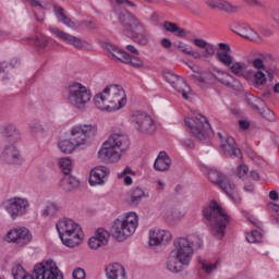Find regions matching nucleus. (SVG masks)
Wrapping results in <instances>:
<instances>
[{
    "mask_svg": "<svg viewBox=\"0 0 279 279\" xmlns=\"http://www.w3.org/2000/svg\"><path fill=\"white\" fill-rule=\"evenodd\" d=\"M251 223H253V226H256V228H262L263 223H260V221L256 220V219H251L250 220Z\"/></svg>",
    "mask_w": 279,
    "mask_h": 279,
    "instance_id": "nucleus-64",
    "label": "nucleus"
},
{
    "mask_svg": "<svg viewBox=\"0 0 279 279\" xmlns=\"http://www.w3.org/2000/svg\"><path fill=\"white\" fill-rule=\"evenodd\" d=\"M162 27L166 32H169L170 34H174L178 38H186L191 32L178 26V24L173 22L166 21L162 24Z\"/></svg>",
    "mask_w": 279,
    "mask_h": 279,
    "instance_id": "nucleus-28",
    "label": "nucleus"
},
{
    "mask_svg": "<svg viewBox=\"0 0 279 279\" xmlns=\"http://www.w3.org/2000/svg\"><path fill=\"white\" fill-rule=\"evenodd\" d=\"M126 51H130L131 53H134V56H138V49H136V47H134L133 45H128L126 46Z\"/></svg>",
    "mask_w": 279,
    "mask_h": 279,
    "instance_id": "nucleus-60",
    "label": "nucleus"
},
{
    "mask_svg": "<svg viewBox=\"0 0 279 279\" xmlns=\"http://www.w3.org/2000/svg\"><path fill=\"white\" fill-rule=\"evenodd\" d=\"M247 106H250V108H252L253 110H260V107L258 106H263V104H265V101L254 95H247L246 99H245Z\"/></svg>",
    "mask_w": 279,
    "mask_h": 279,
    "instance_id": "nucleus-41",
    "label": "nucleus"
},
{
    "mask_svg": "<svg viewBox=\"0 0 279 279\" xmlns=\"http://www.w3.org/2000/svg\"><path fill=\"white\" fill-rule=\"evenodd\" d=\"M239 125H240L241 130H248L250 129V122H247L245 120H240Z\"/></svg>",
    "mask_w": 279,
    "mask_h": 279,
    "instance_id": "nucleus-59",
    "label": "nucleus"
},
{
    "mask_svg": "<svg viewBox=\"0 0 279 279\" xmlns=\"http://www.w3.org/2000/svg\"><path fill=\"white\" fill-rule=\"evenodd\" d=\"M191 77L192 80H194V82H198V84L208 85L215 80V77H217V75L209 72L202 75L193 74Z\"/></svg>",
    "mask_w": 279,
    "mask_h": 279,
    "instance_id": "nucleus-39",
    "label": "nucleus"
},
{
    "mask_svg": "<svg viewBox=\"0 0 279 279\" xmlns=\"http://www.w3.org/2000/svg\"><path fill=\"white\" fill-rule=\"evenodd\" d=\"M53 10L58 21H61L63 25L71 27L72 29L77 27V24L73 22V20L64 15V9H62V7L54 5Z\"/></svg>",
    "mask_w": 279,
    "mask_h": 279,
    "instance_id": "nucleus-32",
    "label": "nucleus"
},
{
    "mask_svg": "<svg viewBox=\"0 0 279 279\" xmlns=\"http://www.w3.org/2000/svg\"><path fill=\"white\" fill-rule=\"evenodd\" d=\"M0 161L5 165L21 166L25 162V158L21 155V150L14 144H8L0 154Z\"/></svg>",
    "mask_w": 279,
    "mask_h": 279,
    "instance_id": "nucleus-15",
    "label": "nucleus"
},
{
    "mask_svg": "<svg viewBox=\"0 0 279 279\" xmlns=\"http://www.w3.org/2000/svg\"><path fill=\"white\" fill-rule=\"evenodd\" d=\"M154 169L156 171H169L171 169V158L167 153L160 151L154 162Z\"/></svg>",
    "mask_w": 279,
    "mask_h": 279,
    "instance_id": "nucleus-27",
    "label": "nucleus"
},
{
    "mask_svg": "<svg viewBox=\"0 0 279 279\" xmlns=\"http://www.w3.org/2000/svg\"><path fill=\"white\" fill-rule=\"evenodd\" d=\"M7 243H12L15 247H27L34 239L32 231L25 227H17L9 230L4 235Z\"/></svg>",
    "mask_w": 279,
    "mask_h": 279,
    "instance_id": "nucleus-13",
    "label": "nucleus"
},
{
    "mask_svg": "<svg viewBox=\"0 0 279 279\" xmlns=\"http://www.w3.org/2000/svg\"><path fill=\"white\" fill-rule=\"evenodd\" d=\"M247 171H250L247 166H245V165L239 166L238 167V175H239V178H245V175H247Z\"/></svg>",
    "mask_w": 279,
    "mask_h": 279,
    "instance_id": "nucleus-52",
    "label": "nucleus"
},
{
    "mask_svg": "<svg viewBox=\"0 0 279 279\" xmlns=\"http://www.w3.org/2000/svg\"><path fill=\"white\" fill-rule=\"evenodd\" d=\"M175 49L181 51V53H185V56H192L195 60H199L202 58V53L199 51L193 50L191 46L184 44V41H178L174 44Z\"/></svg>",
    "mask_w": 279,
    "mask_h": 279,
    "instance_id": "nucleus-31",
    "label": "nucleus"
},
{
    "mask_svg": "<svg viewBox=\"0 0 279 279\" xmlns=\"http://www.w3.org/2000/svg\"><path fill=\"white\" fill-rule=\"evenodd\" d=\"M58 147L62 154H73L78 146L72 140H63L59 142Z\"/></svg>",
    "mask_w": 279,
    "mask_h": 279,
    "instance_id": "nucleus-36",
    "label": "nucleus"
},
{
    "mask_svg": "<svg viewBox=\"0 0 279 279\" xmlns=\"http://www.w3.org/2000/svg\"><path fill=\"white\" fill-rule=\"evenodd\" d=\"M143 197H147V194H145V191L141 187H134L131 191V196H130V204L131 206H138L140 202L143 201Z\"/></svg>",
    "mask_w": 279,
    "mask_h": 279,
    "instance_id": "nucleus-35",
    "label": "nucleus"
},
{
    "mask_svg": "<svg viewBox=\"0 0 279 279\" xmlns=\"http://www.w3.org/2000/svg\"><path fill=\"white\" fill-rule=\"evenodd\" d=\"M214 80H217L220 84L227 86V88H239L241 86L239 80L234 78L230 73H222L221 77L216 76Z\"/></svg>",
    "mask_w": 279,
    "mask_h": 279,
    "instance_id": "nucleus-29",
    "label": "nucleus"
},
{
    "mask_svg": "<svg viewBox=\"0 0 279 279\" xmlns=\"http://www.w3.org/2000/svg\"><path fill=\"white\" fill-rule=\"evenodd\" d=\"M244 191H247L248 193H254V185L252 183H248L244 186Z\"/></svg>",
    "mask_w": 279,
    "mask_h": 279,
    "instance_id": "nucleus-63",
    "label": "nucleus"
},
{
    "mask_svg": "<svg viewBox=\"0 0 279 279\" xmlns=\"http://www.w3.org/2000/svg\"><path fill=\"white\" fill-rule=\"evenodd\" d=\"M247 5H252L255 8H263V2L260 0H242Z\"/></svg>",
    "mask_w": 279,
    "mask_h": 279,
    "instance_id": "nucleus-54",
    "label": "nucleus"
},
{
    "mask_svg": "<svg viewBox=\"0 0 279 279\" xmlns=\"http://www.w3.org/2000/svg\"><path fill=\"white\" fill-rule=\"evenodd\" d=\"M71 141L78 147L86 145L90 138L97 136L96 124H80L70 130Z\"/></svg>",
    "mask_w": 279,
    "mask_h": 279,
    "instance_id": "nucleus-12",
    "label": "nucleus"
},
{
    "mask_svg": "<svg viewBox=\"0 0 279 279\" xmlns=\"http://www.w3.org/2000/svg\"><path fill=\"white\" fill-rule=\"evenodd\" d=\"M130 149V137L123 133H113L104 142L98 158L108 162H119Z\"/></svg>",
    "mask_w": 279,
    "mask_h": 279,
    "instance_id": "nucleus-5",
    "label": "nucleus"
},
{
    "mask_svg": "<svg viewBox=\"0 0 279 279\" xmlns=\"http://www.w3.org/2000/svg\"><path fill=\"white\" fill-rule=\"evenodd\" d=\"M132 183H133L132 177H130L129 174L125 175V177H124V184H125L126 186H132Z\"/></svg>",
    "mask_w": 279,
    "mask_h": 279,
    "instance_id": "nucleus-61",
    "label": "nucleus"
},
{
    "mask_svg": "<svg viewBox=\"0 0 279 279\" xmlns=\"http://www.w3.org/2000/svg\"><path fill=\"white\" fill-rule=\"evenodd\" d=\"M250 73H253V78L257 86H265V84L267 83V76L265 75V73H267L269 80H274V74H271V72H269L268 70H256L255 72L250 71Z\"/></svg>",
    "mask_w": 279,
    "mask_h": 279,
    "instance_id": "nucleus-30",
    "label": "nucleus"
},
{
    "mask_svg": "<svg viewBox=\"0 0 279 279\" xmlns=\"http://www.w3.org/2000/svg\"><path fill=\"white\" fill-rule=\"evenodd\" d=\"M235 34L246 38V40H252L253 43H260V35L256 31L252 29L250 26L239 25L235 27Z\"/></svg>",
    "mask_w": 279,
    "mask_h": 279,
    "instance_id": "nucleus-25",
    "label": "nucleus"
},
{
    "mask_svg": "<svg viewBox=\"0 0 279 279\" xmlns=\"http://www.w3.org/2000/svg\"><path fill=\"white\" fill-rule=\"evenodd\" d=\"M58 165L64 175H69L73 171V161L69 157L60 158Z\"/></svg>",
    "mask_w": 279,
    "mask_h": 279,
    "instance_id": "nucleus-37",
    "label": "nucleus"
},
{
    "mask_svg": "<svg viewBox=\"0 0 279 279\" xmlns=\"http://www.w3.org/2000/svg\"><path fill=\"white\" fill-rule=\"evenodd\" d=\"M15 64H19V60H15L14 63H7V62L0 63V73H4L8 66H10L11 69H14Z\"/></svg>",
    "mask_w": 279,
    "mask_h": 279,
    "instance_id": "nucleus-53",
    "label": "nucleus"
},
{
    "mask_svg": "<svg viewBox=\"0 0 279 279\" xmlns=\"http://www.w3.org/2000/svg\"><path fill=\"white\" fill-rule=\"evenodd\" d=\"M173 245L174 248L167 260V269L171 274H180L191 265L193 254L204 247V240L199 235L182 236L177 238L173 241Z\"/></svg>",
    "mask_w": 279,
    "mask_h": 279,
    "instance_id": "nucleus-1",
    "label": "nucleus"
},
{
    "mask_svg": "<svg viewBox=\"0 0 279 279\" xmlns=\"http://www.w3.org/2000/svg\"><path fill=\"white\" fill-rule=\"evenodd\" d=\"M4 136L7 138H11L14 142L21 141V133L19 131H16V126H14L12 124L5 126Z\"/></svg>",
    "mask_w": 279,
    "mask_h": 279,
    "instance_id": "nucleus-40",
    "label": "nucleus"
},
{
    "mask_svg": "<svg viewBox=\"0 0 279 279\" xmlns=\"http://www.w3.org/2000/svg\"><path fill=\"white\" fill-rule=\"evenodd\" d=\"M203 216L211 226V234L217 239L226 236V230L232 222V217L216 201H211L203 207Z\"/></svg>",
    "mask_w": 279,
    "mask_h": 279,
    "instance_id": "nucleus-4",
    "label": "nucleus"
},
{
    "mask_svg": "<svg viewBox=\"0 0 279 279\" xmlns=\"http://www.w3.org/2000/svg\"><path fill=\"white\" fill-rule=\"evenodd\" d=\"M60 186L63 191H73V189L80 186V181L75 177L68 175L61 180Z\"/></svg>",
    "mask_w": 279,
    "mask_h": 279,
    "instance_id": "nucleus-34",
    "label": "nucleus"
},
{
    "mask_svg": "<svg viewBox=\"0 0 279 279\" xmlns=\"http://www.w3.org/2000/svg\"><path fill=\"white\" fill-rule=\"evenodd\" d=\"M163 78L169 85L173 86L178 83L180 76L175 75L171 70H168L163 73Z\"/></svg>",
    "mask_w": 279,
    "mask_h": 279,
    "instance_id": "nucleus-46",
    "label": "nucleus"
},
{
    "mask_svg": "<svg viewBox=\"0 0 279 279\" xmlns=\"http://www.w3.org/2000/svg\"><path fill=\"white\" fill-rule=\"evenodd\" d=\"M218 49H220V51H223L222 53H230L231 51L230 45L223 43L218 44Z\"/></svg>",
    "mask_w": 279,
    "mask_h": 279,
    "instance_id": "nucleus-56",
    "label": "nucleus"
},
{
    "mask_svg": "<svg viewBox=\"0 0 279 279\" xmlns=\"http://www.w3.org/2000/svg\"><path fill=\"white\" fill-rule=\"evenodd\" d=\"M269 198L272 201V202H278L279 199V194L277 191H270L269 192Z\"/></svg>",
    "mask_w": 279,
    "mask_h": 279,
    "instance_id": "nucleus-58",
    "label": "nucleus"
},
{
    "mask_svg": "<svg viewBox=\"0 0 279 279\" xmlns=\"http://www.w3.org/2000/svg\"><path fill=\"white\" fill-rule=\"evenodd\" d=\"M66 101L72 108L76 110H85L86 105L90 104L93 94L82 83L73 82L68 85L66 89Z\"/></svg>",
    "mask_w": 279,
    "mask_h": 279,
    "instance_id": "nucleus-7",
    "label": "nucleus"
},
{
    "mask_svg": "<svg viewBox=\"0 0 279 279\" xmlns=\"http://www.w3.org/2000/svg\"><path fill=\"white\" fill-rule=\"evenodd\" d=\"M171 241V232L153 229L149 232V245H160V243H167Z\"/></svg>",
    "mask_w": 279,
    "mask_h": 279,
    "instance_id": "nucleus-23",
    "label": "nucleus"
},
{
    "mask_svg": "<svg viewBox=\"0 0 279 279\" xmlns=\"http://www.w3.org/2000/svg\"><path fill=\"white\" fill-rule=\"evenodd\" d=\"M131 122L135 130L143 136H151L156 132V122L147 112L135 111L131 116Z\"/></svg>",
    "mask_w": 279,
    "mask_h": 279,
    "instance_id": "nucleus-10",
    "label": "nucleus"
},
{
    "mask_svg": "<svg viewBox=\"0 0 279 279\" xmlns=\"http://www.w3.org/2000/svg\"><path fill=\"white\" fill-rule=\"evenodd\" d=\"M218 137L220 138V148L226 156H234L235 158L241 156V149L236 147V142L231 136L223 138V135L218 133Z\"/></svg>",
    "mask_w": 279,
    "mask_h": 279,
    "instance_id": "nucleus-21",
    "label": "nucleus"
},
{
    "mask_svg": "<svg viewBox=\"0 0 279 279\" xmlns=\"http://www.w3.org/2000/svg\"><path fill=\"white\" fill-rule=\"evenodd\" d=\"M161 47H163V49H171V39L168 38H162L161 39Z\"/></svg>",
    "mask_w": 279,
    "mask_h": 279,
    "instance_id": "nucleus-57",
    "label": "nucleus"
},
{
    "mask_svg": "<svg viewBox=\"0 0 279 279\" xmlns=\"http://www.w3.org/2000/svg\"><path fill=\"white\" fill-rule=\"evenodd\" d=\"M185 125L192 132L193 136L198 138V141H204V138H206L208 134L213 132V129H210V123H208V119L202 116V113H196L193 116V118H186Z\"/></svg>",
    "mask_w": 279,
    "mask_h": 279,
    "instance_id": "nucleus-9",
    "label": "nucleus"
},
{
    "mask_svg": "<svg viewBox=\"0 0 279 279\" xmlns=\"http://www.w3.org/2000/svg\"><path fill=\"white\" fill-rule=\"evenodd\" d=\"M60 210V205L58 203L52 202L49 203L46 208L41 211V217H53L56 213Z\"/></svg>",
    "mask_w": 279,
    "mask_h": 279,
    "instance_id": "nucleus-42",
    "label": "nucleus"
},
{
    "mask_svg": "<svg viewBox=\"0 0 279 279\" xmlns=\"http://www.w3.org/2000/svg\"><path fill=\"white\" fill-rule=\"evenodd\" d=\"M252 66L253 69H256V71H266L267 68H265V62L263 61V59H254L252 61Z\"/></svg>",
    "mask_w": 279,
    "mask_h": 279,
    "instance_id": "nucleus-49",
    "label": "nucleus"
},
{
    "mask_svg": "<svg viewBox=\"0 0 279 279\" xmlns=\"http://www.w3.org/2000/svg\"><path fill=\"white\" fill-rule=\"evenodd\" d=\"M49 43V39L45 36H37L35 38V46L39 49H45Z\"/></svg>",
    "mask_w": 279,
    "mask_h": 279,
    "instance_id": "nucleus-48",
    "label": "nucleus"
},
{
    "mask_svg": "<svg viewBox=\"0 0 279 279\" xmlns=\"http://www.w3.org/2000/svg\"><path fill=\"white\" fill-rule=\"evenodd\" d=\"M174 90L182 94L183 99H189V94L191 93V86L184 81V78L180 77L179 81L172 86Z\"/></svg>",
    "mask_w": 279,
    "mask_h": 279,
    "instance_id": "nucleus-33",
    "label": "nucleus"
},
{
    "mask_svg": "<svg viewBox=\"0 0 279 279\" xmlns=\"http://www.w3.org/2000/svg\"><path fill=\"white\" fill-rule=\"evenodd\" d=\"M24 3H29L32 8H43L47 5V0H24Z\"/></svg>",
    "mask_w": 279,
    "mask_h": 279,
    "instance_id": "nucleus-50",
    "label": "nucleus"
},
{
    "mask_svg": "<svg viewBox=\"0 0 279 279\" xmlns=\"http://www.w3.org/2000/svg\"><path fill=\"white\" fill-rule=\"evenodd\" d=\"M2 208L8 213L11 219L15 220L25 215L29 210V201L23 197H12L2 203Z\"/></svg>",
    "mask_w": 279,
    "mask_h": 279,
    "instance_id": "nucleus-11",
    "label": "nucleus"
},
{
    "mask_svg": "<svg viewBox=\"0 0 279 279\" xmlns=\"http://www.w3.org/2000/svg\"><path fill=\"white\" fill-rule=\"evenodd\" d=\"M198 264L205 274H213V271H217V266L219 262H215L214 264L208 263L205 258L198 257Z\"/></svg>",
    "mask_w": 279,
    "mask_h": 279,
    "instance_id": "nucleus-38",
    "label": "nucleus"
},
{
    "mask_svg": "<svg viewBox=\"0 0 279 279\" xmlns=\"http://www.w3.org/2000/svg\"><path fill=\"white\" fill-rule=\"evenodd\" d=\"M205 5L209 8V10H218L219 12H225V14H236L241 7L236 4H232V2L228 0H206Z\"/></svg>",
    "mask_w": 279,
    "mask_h": 279,
    "instance_id": "nucleus-18",
    "label": "nucleus"
},
{
    "mask_svg": "<svg viewBox=\"0 0 279 279\" xmlns=\"http://www.w3.org/2000/svg\"><path fill=\"white\" fill-rule=\"evenodd\" d=\"M193 45L198 47V49H204V54H201L202 58H208L215 56L216 47L215 44H210L202 38H194Z\"/></svg>",
    "mask_w": 279,
    "mask_h": 279,
    "instance_id": "nucleus-26",
    "label": "nucleus"
},
{
    "mask_svg": "<svg viewBox=\"0 0 279 279\" xmlns=\"http://www.w3.org/2000/svg\"><path fill=\"white\" fill-rule=\"evenodd\" d=\"M258 114H260V117L263 119H265V121H269L270 123H274V121H276V113L274 111H271V109H269V107H265V108H259V110H257Z\"/></svg>",
    "mask_w": 279,
    "mask_h": 279,
    "instance_id": "nucleus-43",
    "label": "nucleus"
},
{
    "mask_svg": "<svg viewBox=\"0 0 279 279\" xmlns=\"http://www.w3.org/2000/svg\"><path fill=\"white\" fill-rule=\"evenodd\" d=\"M138 228V215L136 213H128L122 218H118L112 227V235L117 241H125L128 236H132Z\"/></svg>",
    "mask_w": 279,
    "mask_h": 279,
    "instance_id": "nucleus-8",
    "label": "nucleus"
},
{
    "mask_svg": "<svg viewBox=\"0 0 279 279\" xmlns=\"http://www.w3.org/2000/svg\"><path fill=\"white\" fill-rule=\"evenodd\" d=\"M132 173H134V171H132V168L126 167V168H124V170L122 172L118 173V178H119V180H122V178L125 179V175H130Z\"/></svg>",
    "mask_w": 279,
    "mask_h": 279,
    "instance_id": "nucleus-55",
    "label": "nucleus"
},
{
    "mask_svg": "<svg viewBox=\"0 0 279 279\" xmlns=\"http://www.w3.org/2000/svg\"><path fill=\"white\" fill-rule=\"evenodd\" d=\"M51 33L57 36V38H60L68 45H71L72 47H75V49H84L86 47V41L80 39V37H75L71 34H68L63 31H60L59 28H52Z\"/></svg>",
    "mask_w": 279,
    "mask_h": 279,
    "instance_id": "nucleus-19",
    "label": "nucleus"
},
{
    "mask_svg": "<svg viewBox=\"0 0 279 279\" xmlns=\"http://www.w3.org/2000/svg\"><path fill=\"white\" fill-rule=\"evenodd\" d=\"M34 276L36 279H64L62 271L53 260L43 262L35 265Z\"/></svg>",
    "mask_w": 279,
    "mask_h": 279,
    "instance_id": "nucleus-14",
    "label": "nucleus"
},
{
    "mask_svg": "<svg viewBox=\"0 0 279 279\" xmlns=\"http://www.w3.org/2000/svg\"><path fill=\"white\" fill-rule=\"evenodd\" d=\"M72 278L73 279H86V272L82 268L75 269L72 274Z\"/></svg>",
    "mask_w": 279,
    "mask_h": 279,
    "instance_id": "nucleus-51",
    "label": "nucleus"
},
{
    "mask_svg": "<svg viewBox=\"0 0 279 279\" xmlns=\"http://www.w3.org/2000/svg\"><path fill=\"white\" fill-rule=\"evenodd\" d=\"M57 232L65 247H77L84 239V231L77 222L63 218L56 223Z\"/></svg>",
    "mask_w": 279,
    "mask_h": 279,
    "instance_id": "nucleus-6",
    "label": "nucleus"
},
{
    "mask_svg": "<svg viewBox=\"0 0 279 279\" xmlns=\"http://www.w3.org/2000/svg\"><path fill=\"white\" fill-rule=\"evenodd\" d=\"M208 180H210L213 184H217L229 197H232L234 193H236V185L231 183L230 180L218 170L209 171Z\"/></svg>",
    "mask_w": 279,
    "mask_h": 279,
    "instance_id": "nucleus-16",
    "label": "nucleus"
},
{
    "mask_svg": "<svg viewBox=\"0 0 279 279\" xmlns=\"http://www.w3.org/2000/svg\"><path fill=\"white\" fill-rule=\"evenodd\" d=\"M94 105L98 110L106 112H114L121 110L128 105V96L125 90L119 85H108L102 92L96 94L94 97Z\"/></svg>",
    "mask_w": 279,
    "mask_h": 279,
    "instance_id": "nucleus-3",
    "label": "nucleus"
},
{
    "mask_svg": "<svg viewBox=\"0 0 279 279\" xmlns=\"http://www.w3.org/2000/svg\"><path fill=\"white\" fill-rule=\"evenodd\" d=\"M217 58H218L219 62H221V64H223L225 66L232 65L233 58H232V56H230V53H228V52H218Z\"/></svg>",
    "mask_w": 279,
    "mask_h": 279,
    "instance_id": "nucleus-44",
    "label": "nucleus"
},
{
    "mask_svg": "<svg viewBox=\"0 0 279 279\" xmlns=\"http://www.w3.org/2000/svg\"><path fill=\"white\" fill-rule=\"evenodd\" d=\"M106 276L108 279H128L125 268L118 263L109 264L106 267Z\"/></svg>",
    "mask_w": 279,
    "mask_h": 279,
    "instance_id": "nucleus-24",
    "label": "nucleus"
},
{
    "mask_svg": "<svg viewBox=\"0 0 279 279\" xmlns=\"http://www.w3.org/2000/svg\"><path fill=\"white\" fill-rule=\"evenodd\" d=\"M108 239H110V232L104 228H98L95 235L89 238L88 245L90 250H99V247L108 245Z\"/></svg>",
    "mask_w": 279,
    "mask_h": 279,
    "instance_id": "nucleus-20",
    "label": "nucleus"
},
{
    "mask_svg": "<svg viewBox=\"0 0 279 279\" xmlns=\"http://www.w3.org/2000/svg\"><path fill=\"white\" fill-rule=\"evenodd\" d=\"M246 241L247 243H260V241H263V233L259 231H252L246 234Z\"/></svg>",
    "mask_w": 279,
    "mask_h": 279,
    "instance_id": "nucleus-45",
    "label": "nucleus"
},
{
    "mask_svg": "<svg viewBox=\"0 0 279 279\" xmlns=\"http://www.w3.org/2000/svg\"><path fill=\"white\" fill-rule=\"evenodd\" d=\"M110 175V169L106 166H97L90 171L89 184L90 186H97L104 184L106 178Z\"/></svg>",
    "mask_w": 279,
    "mask_h": 279,
    "instance_id": "nucleus-22",
    "label": "nucleus"
},
{
    "mask_svg": "<svg viewBox=\"0 0 279 279\" xmlns=\"http://www.w3.org/2000/svg\"><path fill=\"white\" fill-rule=\"evenodd\" d=\"M251 178L254 179L255 181L260 180V174H258V172L256 171H251Z\"/></svg>",
    "mask_w": 279,
    "mask_h": 279,
    "instance_id": "nucleus-62",
    "label": "nucleus"
},
{
    "mask_svg": "<svg viewBox=\"0 0 279 279\" xmlns=\"http://www.w3.org/2000/svg\"><path fill=\"white\" fill-rule=\"evenodd\" d=\"M118 5L114 7L117 12V19L122 27V34L128 38H131L136 45L141 47H147L149 45V33L145 29V26L141 24L138 19L134 16L131 12L122 9L121 5H130L131 8H136L130 0H114Z\"/></svg>",
    "mask_w": 279,
    "mask_h": 279,
    "instance_id": "nucleus-2",
    "label": "nucleus"
},
{
    "mask_svg": "<svg viewBox=\"0 0 279 279\" xmlns=\"http://www.w3.org/2000/svg\"><path fill=\"white\" fill-rule=\"evenodd\" d=\"M107 49L112 53L113 58H117V60H120V62H123L124 64H131V66H134L135 69H141V66H143V60L120 50L117 46L108 44Z\"/></svg>",
    "mask_w": 279,
    "mask_h": 279,
    "instance_id": "nucleus-17",
    "label": "nucleus"
},
{
    "mask_svg": "<svg viewBox=\"0 0 279 279\" xmlns=\"http://www.w3.org/2000/svg\"><path fill=\"white\" fill-rule=\"evenodd\" d=\"M229 69L233 75H236L238 77H241L243 75V63L241 62H234L231 65H229Z\"/></svg>",
    "mask_w": 279,
    "mask_h": 279,
    "instance_id": "nucleus-47",
    "label": "nucleus"
}]
</instances>
